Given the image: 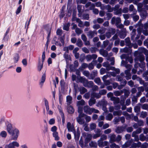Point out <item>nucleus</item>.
I'll use <instances>...</instances> for the list:
<instances>
[{
	"instance_id": "12",
	"label": "nucleus",
	"mask_w": 148,
	"mask_h": 148,
	"mask_svg": "<svg viewBox=\"0 0 148 148\" xmlns=\"http://www.w3.org/2000/svg\"><path fill=\"white\" fill-rule=\"evenodd\" d=\"M139 50L141 52L144 53L146 55L148 56V50L143 47H141L139 49Z\"/></svg>"
},
{
	"instance_id": "39",
	"label": "nucleus",
	"mask_w": 148,
	"mask_h": 148,
	"mask_svg": "<svg viewBox=\"0 0 148 148\" xmlns=\"http://www.w3.org/2000/svg\"><path fill=\"white\" fill-rule=\"evenodd\" d=\"M129 50V52L131 53L132 51L131 50H129V49L127 47H125L124 48L123 50V51L124 52L127 53L128 52Z\"/></svg>"
},
{
	"instance_id": "48",
	"label": "nucleus",
	"mask_w": 148,
	"mask_h": 148,
	"mask_svg": "<svg viewBox=\"0 0 148 148\" xmlns=\"http://www.w3.org/2000/svg\"><path fill=\"white\" fill-rule=\"evenodd\" d=\"M88 65L87 64L84 63L82 64L81 66V68L83 69H85L88 67Z\"/></svg>"
},
{
	"instance_id": "58",
	"label": "nucleus",
	"mask_w": 148,
	"mask_h": 148,
	"mask_svg": "<svg viewBox=\"0 0 148 148\" xmlns=\"http://www.w3.org/2000/svg\"><path fill=\"white\" fill-rule=\"evenodd\" d=\"M88 66V68L90 70H91L93 69L94 68V66L93 65L92 62L90 63Z\"/></svg>"
},
{
	"instance_id": "24",
	"label": "nucleus",
	"mask_w": 148,
	"mask_h": 148,
	"mask_svg": "<svg viewBox=\"0 0 148 148\" xmlns=\"http://www.w3.org/2000/svg\"><path fill=\"white\" fill-rule=\"evenodd\" d=\"M44 101L45 105L46 107V110L47 111H48V110L49 109L48 102L47 101V100L46 99H44Z\"/></svg>"
},
{
	"instance_id": "60",
	"label": "nucleus",
	"mask_w": 148,
	"mask_h": 148,
	"mask_svg": "<svg viewBox=\"0 0 148 148\" xmlns=\"http://www.w3.org/2000/svg\"><path fill=\"white\" fill-rule=\"evenodd\" d=\"M6 34H5L3 39V42L7 41L8 40V36H6Z\"/></svg>"
},
{
	"instance_id": "42",
	"label": "nucleus",
	"mask_w": 148,
	"mask_h": 148,
	"mask_svg": "<svg viewBox=\"0 0 148 148\" xmlns=\"http://www.w3.org/2000/svg\"><path fill=\"white\" fill-rule=\"evenodd\" d=\"M126 59L127 61H129L130 63L132 62L133 59L131 57H127L126 58Z\"/></svg>"
},
{
	"instance_id": "55",
	"label": "nucleus",
	"mask_w": 148,
	"mask_h": 148,
	"mask_svg": "<svg viewBox=\"0 0 148 148\" xmlns=\"http://www.w3.org/2000/svg\"><path fill=\"white\" fill-rule=\"evenodd\" d=\"M111 132V130L110 129H108L105 130L104 131V133L106 134H108L110 133Z\"/></svg>"
},
{
	"instance_id": "25",
	"label": "nucleus",
	"mask_w": 148,
	"mask_h": 148,
	"mask_svg": "<svg viewBox=\"0 0 148 148\" xmlns=\"http://www.w3.org/2000/svg\"><path fill=\"white\" fill-rule=\"evenodd\" d=\"M7 135L6 132L4 131H2L0 133V136L2 137L5 138Z\"/></svg>"
},
{
	"instance_id": "1",
	"label": "nucleus",
	"mask_w": 148,
	"mask_h": 148,
	"mask_svg": "<svg viewBox=\"0 0 148 148\" xmlns=\"http://www.w3.org/2000/svg\"><path fill=\"white\" fill-rule=\"evenodd\" d=\"M7 130L11 136V139L16 140L19 134V130L16 128H13L11 124H8L7 127Z\"/></svg>"
},
{
	"instance_id": "20",
	"label": "nucleus",
	"mask_w": 148,
	"mask_h": 148,
	"mask_svg": "<svg viewBox=\"0 0 148 148\" xmlns=\"http://www.w3.org/2000/svg\"><path fill=\"white\" fill-rule=\"evenodd\" d=\"M92 138V135L90 134H87L86 135V137L85 138V141L86 143L90 141Z\"/></svg>"
},
{
	"instance_id": "7",
	"label": "nucleus",
	"mask_w": 148,
	"mask_h": 148,
	"mask_svg": "<svg viewBox=\"0 0 148 148\" xmlns=\"http://www.w3.org/2000/svg\"><path fill=\"white\" fill-rule=\"evenodd\" d=\"M95 34H97L96 32L90 31L88 32L87 35L89 38H91L94 36Z\"/></svg>"
},
{
	"instance_id": "18",
	"label": "nucleus",
	"mask_w": 148,
	"mask_h": 148,
	"mask_svg": "<svg viewBox=\"0 0 148 148\" xmlns=\"http://www.w3.org/2000/svg\"><path fill=\"white\" fill-rule=\"evenodd\" d=\"M72 100V98L70 96H68L66 97V102L68 105H69L71 103Z\"/></svg>"
},
{
	"instance_id": "51",
	"label": "nucleus",
	"mask_w": 148,
	"mask_h": 148,
	"mask_svg": "<svg viewBox=\"0 0 148 148\" xmlns=\"http://www.w3.org/2000/svg\"><path fill=\"white\" fill-rule=\"evenodd\" d=\"M135 32H136V30L135 29H133V30L132 34V36H131V38L132 39H133L134 38V36L135 35Z\"/></svg>"
},
{
	"instance_id": "49",
	"label": "nucleus",
	"mask_w": 148,
	"mask_h": 148,
	"mask_svg": "<svg viewBox=\"0 0 148 148\" xmlns=\"http://www.w3.org/2000/svg\"><path fill=\"white\" fill-rule=\"evenodd\" d=\"M106 69L108 71H109L110 70H114L115 69V68L114 67L110 66V65L108 66V67H106Z\"/></svg>"
},
{
	"instance_id": "43",
	"label": "nucleus",
	"mask_w": 148,
	"mask_h": 148,
	"mask_svg": "<svg viewBox=\"0 0 148 148\" xmlns=\"http://www.w3.org/2000/svg\"><path fill=\"white\" fill-rule=\"evenodd\" d=\"M22 63L23 65L26 66L27 65V62L26 59H24L22 60Z\"/></svg>"
},
{
	"instance_id": "61",
	"label": "nucleus",
	"mask_w": 148,
	"mask_h": 148,
	"mask_svg": "<svg viewBox=\"0 0 148 148\" xmlns=\"http://www.w3.org/2000/svg\"><path fill=\"white\" fill-rule=\"evenodd\" d=\"M110 64L108 62H104L103 64V66L105 67H108L109 66Z\"/></svg>"
},
{
	"instance_id": "64",
	"label": "nucleus",
	"mask_w": 148,
	"mask_h": 148,
	"mask_svg": "<svg viewBox=\"0 0 148 148\" xmlns=\"http://www.w3.org/2000/svg\"><path fill=\"white\" fill-rule=\"evenodd\" d=\"M109 43V41L108 40H105L103 41V44L104 47H105L108 45Z\"/></svg>"
},
{
	"instance_id": "45",
	"label": "nucleus",
	"mask_w": 148,
	"mask_h": 148,
	"mask_svg": "<svg viewBox=\"0 0 148 148\" xmlns=\"http://www.w3.org/2000/svg\"><path fill=\"white\" fill-rule=\"evenodd\" d=\"M107 138V136L106 135H103L101 136L100 140H101V141H103L104 140L106 139Z\"/></svg>"
},
{
	"instance_id": "16",
	"label": "nucleus",
	"mask_w": 148,
	"mask_h": 148,
	"mask_svg": "<svg viewBox=\"0 0 148 148\" xmlns=\"http://www.w3.org/2000/svg\"><path fill=\"white\" fill-rule=\"evenodd\" d=\"M45 77L46 76L45 74H43L42 77V78L41 79V81L40 82V85H41V86H42L43 83L45 82Z\"/></svg>"
},
{
	"instance_id": "27",
	"label": "nucleus",
	"mask_w": 148,
	"mask_h": 148,
	"mask_svg": "<svg viewBox=\"0 0 148 148\" xmlns=\"http://www.w3.org/2000/svg\"><path fill=\"white\" fill-rule=\"evenodd\" d=\"M90 127L91 130L95 129L96 127V125L95 123H92L90 125Z\"/></svg>"
},
{
	"instance_id": "50",
	"label": "nucleus",
	"mask_w": 148,
	"mask_h": 148,
	"mask_svg": "<svg viewBox=\"0 0 148 148\" xmlns=\"http://www.w3.org/2000/svg\"><path fill=\"white\" fill-rule=\"evenodd\" d=\"M22 71V68L20 67H17L16 69V71L18 73L21 72Z\"/></svg>"
},
{
	"instance_id": "40",
	"label": "nucleus",
	"mask_w": 148,
	"mask_h": 148,
	"mask_svg": "<svg viewBox=\"0 0 148 148\" xmlns=\"http://www.w3.org/2000/svg\"><path fill=\"white\" fill-rule=\"evenodd\" d=\"M60 40L62 46H64V38L63 37H61L60 38Z\"/></svg>"
},
{
	"instance_id": "44",
	"label": "nucleus",
	"mask_w": 148,
	"mask_h": 148,
	"mask_svg": "<svg viewBox=\"0 0 148 148\" xmlns=\"http://www.w3.org/2000/svg\"><path fill=\"white\" fill-rule=\"evenodd\" d=\"M95 82L98 84H99L100 83L101 80L99 78H95L94 79Z\"/></svg>"
},
{
	"instance_id": "3",
	"label": "nucleus",
	"mask_w": 148,
	"mask_h": 148,
	"mask_svg": "<svg viewBox=\"0 0 148 148\" xmlns=\"http://www.w3.org/2000/svg\"><path fill=\"white\" fill-rule=\"evenodd\" d=\"M81 82L83 83L84 86L90 87L93 85V82L92 81L88 82L85 78H82Z\"/></svg>"
},
{
	"instance_id": "41",
	"label": "nucleus",
	"mask_w": 148,
	"mask_h": 148,
	"mask_svg": "<svg viewBox=\"0 0 148 148\" xmlns=\"http://www.w3.org/2000/svg\"><path fill=\"white\" fill-rule=\"evenodd\" d=\"M104 21V20L103 19L101 18H98L97 19V21L99 23H101Z\"/></svg>"
},
{
	"instance_id": "6",
	"label": "nucleus",
	"mask_w": 148,
	"mask_h": 148,
	"mask_svg": "<svg viewBox=\"0 0 148 148\" xmlns=\"http://www.w3.org/2000/svg\"><path fill=\"white\" fill-rule=\"evenodd\" d=\"M67 127L68 130L69 132H73L74 130V125L71 124L70 123L68 122L67 124Z\"/></svg>"
},
{
	"instance_id": "9",
	"label": "nucleus",
	"mask_w": 148,
	"mask_h": 148,
	"mask_svg": "<svg viewBox=\"0 0 148 148\" xmlns=\"http://www.w3.org/2000/svg\"><path fill=\"white\" fill-rule=\"evenodd\" d=\"M130 70L127 69L125 71V73L126 75V79L127 80H128L131 78V75L130 73Z\"/></svg>"
},
{
	"instance_id": "15",
	"label": "nucleus",
	"mask_w": 148,
	"mask_h": 148,
	"mask_svg": "<svg viewBox=\"0 0 148 148\" xmlns=\"http://www.w3.org/2000/svg\"><path fill=\"white\" fill-rule=\"evenodd\" d=\"M53 136L55 138V140H58L59 139V137L58 136V133L57 132L53 133Z\"/></svg>"
},
{
	"instance_id": "23",
	"label": "nucleus",
	"mask_w": 148,
	"mask_h": 148,
	"mask_svg": "<svg viewBox=\"0 0 148 148\" xmlns=\"http://www.w3.org/2000/svg\"><path fill=\"white\" fill-rule=\"evenodd\" d=\"M95 103V100L94 99H91L89 101V104L90 106H91Z\"/></svg>"
},
{
	"instance_id": "14",
	"label": "nucleus",
	"mask_w": 148,
	"mask_h": 148,
	"mask_svg": "<svg viewBox=\"0 0 148 148\" xmlns=\"http://www.w3.org/2000/svg\"><path fill=\"white\" fill-rule=\"evenodd\" d=\"M19 57L18 54H16L15 55L13 58V61L14 63H17L19 60Z\"/></svg>"
},
{
	"instance_id": "17",
	"label": "nucleus",
	"mask_w": 148,
	"mask_h": 148,
	"mask_svg": "<svg viewBox=\"0 0 148 148\" xmlns=\"http://www.w3.org/2000/svg\"><path fill=\"white\" fill-rule=\"evenodd\" d=\"M115 136L114 134H112L110 136V143H112L113 142L116 141L115 139Z\"/></svg>"
},
{
	"instance_id": "59",
	"label": "nucleus",
	"mask_w": 148,
	"mask_h": 148,
	"mask_svg": "<svg viewBox=\"0 0 148 148\" xmlns=\"http://www.w3.org/2000/svg\"><path fill=\"white\" fill-rule=\"evenodd\" d=\"M78 112L79 113H82L83 109L82 108V107H81L80 106H78Z\"/></svg>"
},
{
	"instance_id": "31",
	"label": "nucleus",
	"mask_w": 148,
	"mask_h": 148,
	"mask_svg": "<svg viewBox=\"0 0 148 148\" xmlns=\"http://www.w3.org/2000/svg\"><path fill=\"white\" fill-rule=\"evenodd\" d=\"M76 33L78 34L79 35L82 32V31L79 28H77L75 30Z\"/></svg>"
},
{
	"instance_id": "38",
	"label": "nucleus",
	"mask_w": 148,
	"mask_h": 148,
	"mask_svg": "<svg viewBox=\"0 0 148 148\" xmlns=\"http://www.w3.org/2000/svg\"><path fill=\"white\" fill-rule=\"evenodd\" d=\"M106 93V90L103 89L100 90L99 92V94L100 95L105 94Z\"/></svg>"
},
{
	"instance_id": "30",
	"label": "nucleus",
	"mask_w": 148,
	"mask_h": 148,
	"mask_svg": "<svg viewBox=\"0 0 148 148\" xmlns=\"http://www.w3.org/2000/svg\"><path fill=\"white\" fill-rule=\"evenodd\" d=\"M123 127H118L117 128L116 132L118 133H119L123 131Z\"/></svg>"
},
{
	"instance_id": "33",
	"label": "nucleus",
	"mask_w": 148,
	"mask_h": 148,
	"mask_svg": "<svg viewBox=\"0 0 148 148\" xmlns=\"http://www.w3.org/2000/svg\"><path fill=\"white\" fill-rule=\"evenodd\" d=\"M57 128L56 127L54 126L52 127L51 128V131L53 133L56 132H57Z\"/></svg>"
},
{
	"instance_id": "36",
	"label": "nucleus",
	"mask_w": 148,
	"mask_h": 148,
	"mask_svg": "<svg viewBox=\"0 0 148 148\" xmlns=\"http://www.w3.org/2000/svg\"><path fill=\"white\" fill-rule=\"evenodd\" d=\"M86 59L87 61H89L92 59V56L90 55H88L86 56Z\"/></svg>"
},
{
	"instance_id": "37",
	"label": "nucleus",
	"mask_w": 148,
	"mask_h": 148,
	"mask_svg": "<svg viewBox=\"0 0 148 148\" xmlns=\"http://www.w3.org/2000/svg\"><path fill=\"white\" fill-rule=\"evenodd\" d=\"M69 24H66L63 27V29L64 30L68 31L69 29Z\"/></svg>"
},
{
	"instance_id": "28",
	"label": "nucleus",
	"mask_w": 148,
	"mask_h": 148,
	"mask_svg": "<svg viewBox=\"0 0 148 148\" xmlns=\"http://www.w3.org/2000/svg\"><path fill=\"white\" fill-rule=\"evenodd\" d=\"M77 45L79 47H81L82 46V42L80 39H79L78 40L77 42Z\"/></svg>"
},
{
	"instance_id": "19",
	"label": "nucleus",
	"mask_w": 148,
	"mask_h": 148,
	"mask_svg": "<svg viewBox=\"0 0 148 148\" xmlns=\"http://www.w3.org/2000/svg\"><path fill=\"white\" fill-rule=\"evenodd\" d=\"M101 97L99 94H97L95 92L93 93L91 95V97L92 98L95 97L97 98H99Z\"/></svg>"
},
{
	"instance_id": "54",
	"label": "nucleus",
	"mask_w": 148,
	"mask_h": 148,
	"mask_svg": "<svg viewBox=\"0 0 148 148\" xmlns=\"http://www.w3.org/2000/svg\"><path fill=\"white\" fill-rule=\"evenodd\" d=\"M82 50L83 51L86 53H89V50L86 48L84 47L82 48Z\"/></svg>"
},
{
	"instance_id": "47",
	"label": "nucleus",
	"mask_w": 148,
	"mask_h": 148,
	"mask_svg": "<svg viewBox=\"0 0 148 148\" xmlns=\"http://www.w3.org/2000/svg\"><path fill=\"white\" fill-rule=\"evenodd\" d=\"M139 59L141 62L145 60V57L143 55H141L139 58Z\"/></svg>"
},
{
	"instance_id": "62",
	"label": "nucleus",
	"mask_w": 148,
	"mask_h": 148,
	"mask_svg": "<svg viewBox=\"0 0 148 148\" xmlns=\"http://www.w3.org/2000/svg\"><path fill=\"white\" fill-rule=\"evenodd\" d=\"M141 116L142 118H145L147 116V113L145 112H143L141 113Z\"/></svg>"
},
{
	"instance_id": "63",
	"label": "nucleus",
	"mask_w": 148,
	"mask_h": 148,
	"mask_svg": "<svg viewBox=\"0 0 148 148\" xmlns=\"http://www.w3.org/2000/svg\"><path fill=\"white\" fill-rule=\"evenodd\" d=\"M121 22V20L120 18H116V24H119V23H120Z\"/></svg>"
},
{
	"instance_id": "35",
	"label": "nucleus",
	"mask_w": 148,
	"mask_h": 148,
	"mask_svg": "<svg viewBox=\"0 0 148 148\" xmlns=\"http://www.w3.org/2000/svg\"><path fill=\"white\" fill-rule=\"evenodd\" d=\"M43 62L42 63H41L40 62H39V64L38 66V69L39 71H40L43 67Z\"/></svg>"
},
{
	"instance_id": "11",
	"label": "nucleus",
	"mask_w": 148,
	"mask_h": 148,
	"mask_svg": "<svg viewBox=\"0 0 148 148\" xmlns=\"http://www.w3.org/2000/svg\"><path fill=\"white\" fill-rule=\"evenodd\" d=\"M99 52L101 55L104 57H106L108 55L107 51L103 49L100 50Z\"/></svg>"
},
{
	"instance_id": "13",
	"label": "nucleus",
	"mask_w": 148,
	"mask_h": 148,
	"mask_svg": "<svg viewBox=\"0 0 148 148\" xmlns=\"http://www.w3.org/2000/svg\"><path fill=\"white\" fill-rule=\"evenodd\" d=\"M111 100L114 101V104L119 103L120 101L119 98H116L115 97H112L111 99Z\"/></svg>"
},
{
	"instance_id": "10",
	"label": "nucleus",
	"mask_w": 148,
	"mask_h": 148,
	"mask_svg": "<svg viewBox=\"0 0 148 148\" xmlns=\"http://www.w3.org/2000/svg\"><path fill=\"white\" fill-rule=\"evenodd\" d=\"M68 112L70 114H73L74 112V109L71 106H68L67 108Z\"/></svg>"
},
{
	"instance_id": "34",
	"label": "nucleus",
	"mask_w": 148,
	"mask_h": 148,
	"mask_svg": "<svg viewBox=\"0 0 148 148\" xmlns=\"http://www.w3.org/2000/svg\"><path fill=\"white\" fill-rule=\"evenodd\" d=\"M125 43L127 45L129 46L130 45V38H127L125 40Z\"/></svg>"
},
{
	"instance_id": "46",
	"label": "nucleus",
	"mask_w": 148,
	"mask_h": 148,
	"mask_svg": "<svg viewBox=\"0 0 148 148\" xmlns=\"http://www.w3.org/2000/svg\"><path fill=\"white\" fill-rule=\"evenodd\" d=\"M80 90L81 92L82 93H84L87 91L86 89L84 87L81 88Z\"/></svg>"
},
{
	"instance_id": "56",
	"label": "nucleus",
	"mask_w": 148,
	"mask_h": 148,
	"mask_svg": "<svg viewBox=\"0 0 148 148\" xmlns=\"http://www.w3.org/2000/svg\"><path fill=\"white\" fill-rule=\"evenodd\" d=\"M107 96L108 97H110V99L111 100V99L112 97H114L113 96V94L111 92L107 94Z\"/></svg>"
},
{
	"instance_id": "26",
	"label": "nucleus",
	"mask_w": 148,
	"mask_h": 148,
	"mask_svg": "<svg viewBox=\"0 0 148 148\" xmlns=\"http://www.w3.org/2000/svg\"><path fill=\"white\" fill-rule=\"evenodd\" d=\"M85 104V102L83 100H82L80 101H78L77 103V105L78 106H80V105H84Z\"/></svg>"
},
{
	"instance_id": "53",
	"label": "nucleus",
	"mask_w": 148,
	"mask_h": 148,
	"mask_svg": "<svg viewBox=\"0 0 148 148\" xmlns=\"http://www.w3.org/2000/svg\"><path fill=\"white\" fill-rule=\"evenodd\" d=\"M55 122V120L53 119H51L49 120V123L50 125H52Z\"/></svg>"
},
{
	"instance_id": "5",
	"label": "nucleus",
	"mask_w": 148,
	"mask_h": 148,
	"mask_svg": "<svg viewBox=\"0 0 148 148\" xmlns=\"http://www.w3.org/2000/svg\"><path fill=\"white\" fill-rule=\"evenodd\" d=\"M72 20L73 21H76L79 24L78 25V26L79 27H84V24L79 19L74 17L73 18Z\"/></svg>"
},
{
	"instance_id": "57",
	"label": "nucleus",
	"mask_w": 148,
	"mask_h": 148,
	"mask_svg": "<svg viewBox=\"0 0 148 148\" xmlns=\"http://www.w3.org/2000/svg\"><path fill=\"white\" fill-rule=\"evenodd\" d=\"M100 27V26L99 24H96L93 26V28L95 29H98Z\"/></svg>"
},
{
	"instance_id": "29",
	"label": "nucleus",
	"mask_w": 148,
	"mask_h": 148,
	"mask_svg": "<svg viewBox=\"0 0 148 148\" xmlns=\"http://www.w3.org/2000/svg\"><path fill=\"white\" fill-rule=\"evenodd\" d=\"M22 8V6L21 5H20L19 6L18 8H17L16 13V14H19L21 11V10Z\"/></svg>"
},
{
	"instance_id": "4",
	"label": "nucleus",
	"mask_w": 148,
	"mask_h": 148,
	"mask_svg": "<svg viewBox=\"0 0 148 148\" xmlns=\"http://www.w3.org/2000/svg\"><path fill=\"white\" fill-rule=\"evenodd\" d=\"M92 108H90L88 106H85L84 107V112L89 114L92 113Z\"/></svg>"
},
{
	"instance_id": "2",
	"label": "nucleus",
	"mask_w": 148,
	"mask_h": 148,
	"mask_svg": "<svg viewBox=\"0 0 148 148\" xmlns=\"http://www.w3.org/2000/svg\"><path fill=\"white\" fill-rule=\"evenodd\" d=\"M20 145L18 142L16 141H13L8 144L6 145L5 148H15V147H18Z\"/></svg>"
},
{
	"instance_id": "8",
	"label": "nucleus",
	"mask_w": 148,
	"mask_h": 148,
	"mask_svg": "<svg viewBox=\"0 0 148 148\" xmlns=\"http://www.w3.org/2000/svg\"><path fill=\"white\" fill-rule=\"evenodd\" d=\"M108 142L107 141H104L103 142L101 140H99L98 141V144L99 146L101 147H103L107 145L108 144Z\"/></svg>"
},
{
	"instance_id": "22",
	"label": "nucleus",
	"mask_w": 148,
	"mask_h": 148,
	"mask_svg": "<svg viewBox=\"0 0 148 148\" xmlns=\"http://www.w3.org/2000/svg\"><path fill=\"white\" fill-rule=\"evenodd\" d=\"M77 121L80 124H83L84 122V120L83 119L79 117H77Z\"/></svg>"
},
{
	"instance_id": "21",
	"label": "nucleus",
	"mask_w": 148,
	"mask_h": 148,
	"mask_svg": "<svg viewBox=\"0 0 148 148\" xmlns=\"http://www.w3.org/2000/svg\"><path fill=\"white\" fill-rule=\"evenodd\" d=\"M113 118V116L112 114H109L106 117V119L108 121H110Z\"/></svg>"
},
{
	"instance_id": "32",
	"label": "nucleus",
	"mask_w": 148,
	"mask_h": 148,
	"mask_svg": "<svg viewBox=\"0 0 148 148\" xmlns=\"http://www.w3.org/2000/svg\"><path fill=\"white\" fill-rule=\"evenodd\" d=\"M122 112L121 111H118L114 112L113 114L114 115H121V114Z\"/></svg>"
},
{
	"instance_id": "52",
	"label": "nucleus",
	"mask_w": 148,
	"mask_h": 148,
	"mask_svg": "<svg viewBox=\"0 0 148 148\" xmlns=\"http://www.w3.org/2000/svg\"><path fill=\"white\" fill-rule=\"evenodd\" d=\"M56 33L57 35H61L62 34V31L60 29H58Z\"/></svg>"
}]
</instances>
